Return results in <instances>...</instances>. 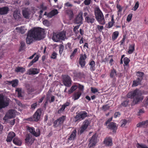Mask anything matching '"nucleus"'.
Wrapping results in <instances>:
<instances>
[{"label": "nucleus", "instance_id": "1", "mask_svg": "<svg viewBox=\"0 0 148 148\" xmlns=\"http://www.w3.org/2000/svg\"><path fill=\"white\" fill-rule=\"evenodd\" d=\"M43 30L41 28H34L28 32L26 38L27 44H30L34 39L40 40L42 39V35L44 33Z\"/></svg>", "mask_w": 148, "mask_h": 148}, {"label": "nucleus", "instance_id": "2", "mask_svg": "<svg viewBox=\"0 0 148 148\" xmlns=\"http://www.w3.org/2000/svg\"><path fill=\"white\" fill-rule=\"evenodd\" d=\"M127 97L133 99V105L138 103L142 101L143 99V97L142 95L141 92L138 90H136L129 92L127 95Z\"/></svg>", "mask_w": 148, "mask_h": 148}, {"label": "nucleus", "instance_id": "3", "mask_svg": "<svg viewBox=\"0 0 148 148\" xmlns=\"http://www.w3.org/2000/svg\"><path fill=\"white\" fill-rule=\"evenodd\" d=\"M95 14L97 20L100 24L104 25L105 23L103 14L99 7L96 6L94 9Z\"/></svg>", "mask_w": 148, "mask_h": 148}, {"label": "nucleus", "instance_id": "4", "mask_svg": "<svg viewBox=\"0 0 148 148\" xmlns=\"http://www.w3.org/2000/svg\"><path fill=\"white\" fill-rule=\"evenodd\" d=\"M67 38L66 32L64 31L54 33L52 38L53 40L56 42H59L61 40H64Z\"/></svg>", "mask_w": 148, "mask_h": 148}, {"label": "nucleus", "instance_id": "5", "mask_svg": "<svg viewBox=\"0 0 148 148\" xmlns=\"http://www.w3.org/2000/svg\"><path fill=\"white\" fill-rule=\"evenodd\" d=\"M90 123L91 122L90 120H85L83 122L78 132V134H81L85 132L90 124Z\"/></svg>", "mask_w": 148, "mask_h": 148}, {"label": "nucleus", "instance_id": "6", "mask_svg": "<svg viewBox=\"0 0 148 148\" xmlns=\"http://www.w3.org/2000/svg\"><path fill=\"white\" fill-rule=\"evenodd\" d=\"M26 129L31 134L36 137L39 136L40 135V130L38 128H37L35 130L33 127L27 126Z\"/></svg>", "mask_w": 148, "mask_h": 148}, {"label": "nucleus", "instance_id": "7", "mask_svg": "<svg viewBox=\"0 0 148 148\" xmlns=\"http://www.w3.org/2000/svg\"><path fill=\"white\" fill-rule=\"evenodd\" d=\"M88 115V114L85 111H81L78 113L76 114L75 117L76 121H80L84 119Z\"/></svg>", "mask_w": 148, "mask_h": 148}, {"label": "nucleus", "instance_id": "8", "mask_svg": "<svg viewBox=\"0 0 148 148\" xmlns=\"http://www.w3.org/2000/svg\"><path fill=\"white\" fill-rule=\"evenodd\" d=\"M10 99H4L3 96L0 95V108H4L8 106Z\"/></svg>", "mask_w": 148, "mask_h": 148}, {"label": "nucleus", "instance_id": "9", "mask_svg": "<svg viewBox=\"0 0 148 148\" xmlns=\"http://www.w3.org/2000/svg\"><path fill=\"white\" fill-rule=\"evenodd\" d=\"M15 111L14 110H11L8 111L3 119L6 121L8 120V119L14 118L15 116Z\"/></svg>", "mask_w": 148, "mask_h": 148}, {"label": "nucleus", "instance_id": "10", "mask_svg": "<svg viewBox=\"0 0 148 148\" xmlns=\"http://www.w3.org/2000/svg\"><path fill=\"white\" fill-rule=\"evenodd\" d=\"M65 119V116H63L57 119L54 122V125L56 127L60 126L63 123Z\"/></svg>", "mask_w": 148, "mask_h": 148}, {"label": "nucleus", "instance_id": "11", "mask_svg": "<svg viewBox=\"0 0 148 148\" xmlns=\"http://www.w3.org/2000/svg\"><path fill=\"white\" fill-rule=\"evenodd\" d=\"M63 82L64 85L67 87H69L71 85V80L69 77L65 76L63 78Z\"/></svg>", "mask_w": 148, "mask_h": 148}, {"label": "nucleus", "instance_id": "12", "mask_svg": "<svg viewBox=\"0 0 148 148\" xmlns=\"http://www.w3.org/2000/svg\"><path fill=\"white\" fill-rule=\"evenodd\" d=\"M97 142V139L95 135H93L90 140V143L88 144L89 147L90 148L95 146Z\"/></svg>", "mask_w": 148, "mask_h": 148}, {"label": "nucleus", "instance_id": "13", "mask_svg": "<svg viewBox=\"0 0 148 148\" xmlns=\"http://www.w3.org/2000/svg\"><path fill=\"white\" fill-rule=\"evenodd\" d=\"M22 14L25 18L26 19H28L30 17L31 12L28 9L25 8L22 10Z\"/></svg>", "mask_w": 148, "mask_h": 148}, {"label": "nucleus", "instance_id": "14", "mask_svg": "<svg viewBox=\"0 0 148 148\" xmlns=\"http://www.w3.org/2000/svg\"><path fill=\"white\" fill-rule=\"evenodd\" d=\"M41 114V110L40 109H38L33 116L34 121H37L40 119Z\"/></svg>", "mask_w": 148, "mask_h": 148}, {"label": "nucleus", "instance_id": "15", "mask_svg": "<svg viewBox=\"0 0 148 148\" xmlns=\"http://www.w3.org/2000/svg\"><path fill=\"white\" fill-rule=\"evenodd\" d=\"M82 14L83 13L82 12H80L78 14V15L77 16L75 21V22L76 24H80V25L82 23Z\"/></svg>", "mask_w": 148, "mask_h": 148}, {"label": "nucleus", "instance_id": "16", "mask_svg": "<svg viewBox=\"0 0 148 148\" xmlns=\"http://www.w3.org/2000/svg\"><path fill=\"white\" fill-rule=\"evenodd\" d=\"M58 13V11L57 9H54L51 11L50 12L47 14L46 12L44 13V15L47 16V17L50 18L54 16L57 14Z\"/></svg>", "mask_w": 148, "mask_h": 148}, {"label": "nucleus", "instance_id": "17", "mask_svg": "<svg viewBox=\"0 0 148 148\" xmlns=\"http://www.w3.org/2000/svg\"><path fill=\"white\" fill-rule=\"evenodd\" d=\"M86 58V56L85 54H81L80 55L79 59V64L81 66L83 67L85 64V59Z\"/></svg>", "mask_w": 148, "mask_h": 148}, {"label": "nucleus", "instance_id": "18", "mask_svg": "<svg viewBox=\"0 0 148 148\" xmlns=\"http://www.w3.org/2000/svg\"><path fill=\"white\" fill-rule=\"evenodd\" d=\"M107 125V128L108 129L112 130L113 132H115L116 130L117 129V126H116V123H114L111 122L110 123Z\"/></svg>", "mask_w": 148, "mask_h": 148}, {"label": "nucleus", "instance_id": "19", "mask_svg": "<svg viewBox=\"0 0 148 148\" xmlns=\"http://www.w3.org/2000/svg\"><path fill=\"white\" fill-rule=\"evenodd\" d=\"M104 144L107 146H111L112 144V138L110 137L106 138L104 141Z\"/></svg>", "mask_w": 148, "mask_h": 148}, {"label": "nucleus", "instance_id": "20", "mask_svg": "<svg viewBox=\"0 0 148 148\" xmlns=\"http://www.w3.org/2000/svg\"><path fill=\"white\" fill-rule=\"evenodd\" d=\"M39 71L37 69L32 68L29 70L27 73L29 75L36 74L39 73Z\"/></svg>", "mask_w": 148, "mask_h": 148}, {"label": "nucleus", "instance_id": "21", "mask_svg": "<svg viewBox=\"0 0 148 148\" xmlns=\"http://www.w3.org/2000/svg\"><path fill=\"white\" fill-rule=\"evenodd\" d=\"M82 95V92L79 91L74 93L72 96V99L74 100H76L79 98Z\"/></svg>", "mask_w": 148, "mask_h": 148}, {"label": "nucleus", "instance_id": "22", "mask_svg": "<svg viewBox=\"0 0 148 148\" xmlns=\"http://www.w3.org/2000/svg\"><path fill=\"white\" fill-rule=\"evenodd\" d=\"M142 80V78H139L138 77L136 79L133 81L132 84L133 86H136L138 85L141 84V81Z\"/></svg>", "mask_w": 148, "mask_h": 148}, {"label": "nucleus", "instance_id": "23", "mask_svg": "<svg viewBox=\"0 0 148 148\" xmlns=\"http://www.w3.org/2000/svg\"><path fill=\"white\" fill-rule=\"evenodd\" d=\"M15 134L13 132H11L9 133L7 136L6 141L7 142H10L12 138L15 136Z\"/></svg>", "mask_w": 148, "mask_h": 148}, {"label": "nucleus", "instance_id": "24", "mask_svg": "<svg viewBox=\"0 0 148 148\" xmlns=\"http://www.w3.org/2000/svg\"><path fill=\"white\" fill-rule=\"evenodd\" d=\"M85 20L88 23H92L94 22L95 19L94 18V16L90 15L86 16L85 18Z\"/></svg>", "mask_w": 148, "mask_h": 148}, {"label": "nucleus", "instance_id": "25", "mask_svg": "<svg viewBox=\"0 0 148 148\" xmlns=\"http://www.w3.org/2000/svg\"><path fill=\"white\" fill-rule=\"evenodd\" d=\"M18 81L17 79H15L11 81H7L6 83L9 84L13 87H15L18 84Z\"/></svg>", "mask_w": 148, "mask_h": 148}, {"label": "nucleus", "instance_id": "26", "mask_svg": "<svg viewBox=\"0 0 148 148\" xmlns=\"http://www.w3.org/2000/svg\"><path fill=\"white\" fill-rule=\"evenodd\" d=\"M25 141L28 144H32L34 141V139L32 138L31 136L27 135L25 139Z\"/></svg>", "mask_w": 148, "mask_h": 148}, {"label": "nucleus", "instance_id": "27", "mask_svg": "<svg viewBox=\"0 0 148 148\" xmlns=\"http://www.w3.org/2000/svg\"><path fill=\"white\" fill-rule=\"evenodd\" d=\"M76 130L75 129L71 133L70 136V137L68 138V139L70 140H74L76 137Z\"/></svg>", "mask_w": 148, "mask_h": 148}, {"label": "nucleus", "instance_id": "28", "mask_svg": "<svg viewBox=\"0 0 148 148\" xmlns=\"http://www.w3.org/2000/svg\"><path fill=\"white\" fill-rule=\"evenodd\" d=\"M8 11V8L7 7H4L0 8V14H6Z\"/></svg>", "mask_w": 148, "mask_h": 148}, {"label": "nucleus", "instance_id": "29", "mask_svg": "<svg viewBox=\"0 0 148 148\" xmlns=\"http://www.w3.org/2000/svg\"><path fill=\"white\" fill-rule=\"evenodd\" d=\"M20 12L17 10H15L13 13V16L16 19H18L20 18Z\"/></svg>", "mask_w": 148, "mask_h": 148}, {"label": "nucleus", "instance_id": "30", "mask_svg": "<svg viewBox=\"0 0 148 148\" xmlns=\"http://www.w3.org/2000/svg\"><path fill=\"white\" fill-rule=\"evenodd\" d=\"M16 29L22 34H24L27 30V29L24 27H17L16 28Z\"/></svg>", "mask_w": 148, "mask_h": 148}, {"label": "nucleus", "instance_id": "31", "mask_svg": "<svg viewBox=\"0 0 148 148\" xmlns=\"http://www.w3.org/2000/svg\"><path fill=\"white\" fill-rule=\"evenodd\" d=\"M13 143L14 144L17 145H21V140L17 138H15L13 140Z\"/></svg>", "mask_w": 148, "mask_h": 148}, {"label": "nucleus", "instance_id": "32", "mask_svg": "<svg viewBox=\"0 0 148 148\" xmlns=\"http://www.w3.org/2000/svg\"><path fill=\"white\" fill-rule=\"evenodd\" d=\"M116 7L118 10L117 14L118 16H121V11L123 9V8L119 4L117 5Z\"/></svg>", "mask_w": 148, "mask_h": 148}, {"label": "nucleus", "instance_id": "33", "mask_svg": "<svg viewBox=\"0 0 148 148\" xmlns=\"http://www.w3.org/2000/svg\"><path fill=\"white\" fill-rule=\"evenodd\" d=\"M90 66V70L91 71H93L95 70V63L94 61H91L89 64Z\"/></svg>", "mask_w": 148, "mask_h": 148}, {"label": "nucleus", "instance_id": "34", "mask_svg": "<svg viewBox=\"0 0 148 148\" xmlns=\"http://www.w3.org/2000/svg\"><path fill=\"white\" fill-rule=\"evenodd\" d=\"M77 87L78 86H77L74 85L72 86L71 87L70 89L68 91V94H70L72 93L77 89Z\"/></svg>", "mask_w": 148, "mask_h": 148}, {"label": "nucleus", "instance_id": "35", "mask_svg": "<svg viewBox=\"0 0 148 148\" xmlns=\"http://www.w3.org/2000/svg\"><path fill=\"white\" fill-rule=\"evenodd\" d=\"M134 50V45H130L128 52L129 54H131Z\"/></svg>", "mask_w": 148, "mask_h": 148}, {"label": "nucleus", "instance_id": "36", "mask_svg": "<svg viewBox=\"0 0 148 148\" xmlns=\"http://www.w3.org/2000/svg\"><path fill=\"white\" fill-rule=\"evenodd\" d=\"M119 34V33L118 31H115L114 32L112 35V39L114 40L116 39Z\"/></svg>", "mask_w": 148, "mask_h": 148}, {"label": "nucleus", "instance_id": "37", "mask_svg": "<svg viewBox=\"0 0 148 148\" xmlns=\"http://www.w3.org/2000/svg\"><path fill=\"white\" fill-rule=\"evenodd\" d=\"M25 71V69L23 67H18L15 69V71L17 72H21L23 73Z\"/></svg>", "mask_w": 148, "mask_h": 148}, {"label": "nucleus", "instance_id": "38", "mask_svg": "<svg viewBox=\"0 0 148 148\" xmlns=\"http://www.w3.org/2000/svg\"><path fill=\"white\" fill-rule=\"evenodd\" d=\"M16 92L18 94L19 97H21V89L20 88H17L16 90Z\"/></svg>", "mask_w": 148, "mask_h": 148}, {"label": "nucleus", "instance_id": "39", "mask_svg": "<svg viewBox=\"0 0 148 148\" xmlns=\"http://www.w3.org/2000/svg\"><path fill=\"white\" fill-rule=\"evenodd\" d=\"M78 49L75 48L74 49L71 55H70V57L72 58V57H73L76 54L78 51Z\"/></svg>", "mask_w": 148, "mask_h": 148}, {"label": "nucleus", "instance_id": "40", "mask_svg": "<svg viewBox=\"0 0 148 148\" xmlns=\"http://www.w3.org/2000/svg\"><path fill=\"white\" fill-rule=\"evenodd\" d=\"M147 121H144L140 122L137 125V126L138 127H140L146 125Z\"/></svg>", "mask_w": 148, "mask_h": 148}, {"label": "nucleus", "instance_id": "41", "mask_svg": "<svg viewBox=\"0 0 148 148\" xmlns=\"http://www.w3.org/2000/svg\"><path fill=\"white\" fill-rule=\"evenodd\" d=\"M116 75V71L115 70L113 69L111 72L110 75L112 77H114Z\"/></svg>", "mask_w": 148, "mask_h": 148}, {"label": "nucleus", "instance_id": "42", "mask_svg": "<svg viewBox=\"0 0 148 148\" xmlns=\"http://www.w3.org/2000/svg\"><path fill=\"white\" fill-rule=\"evenodd\" d=\"M137 148H148L145 145L137 143L136 145Z\"/></svg>", "mask_w": 148, "mask_h": 148}, {"label": "nucleus", "instance_id": "43", "mask_svg": "<svg viewBox=\"0 0 148 148\" xmlns=\"http://www.w3.org/2000/svg\"><path fill=\"white\" fill-rule=\"evenodd\" d=\"M139 5V3L138 1H137V2H136L134 7L132 8V10L134 11L136 10L138 8Z\"/></svg>", "mask_w": 148, "mask_h": 148}, {"label": "nucleus", "instance_id": "44", "mask_svg": "<svg viewBox=\"0 0 148 148\" xmlns=\"http://www.w3.org/2000/svg\"><path fill=\"white\" fill-rule=\"evenodd\" d=\"M144 73L143 72H137L136 73V75L139 78H142L143 75Z\"/></svg>", "mask_w": 148, "mask_h": 148}, {"label": "nucleus", "instance_id": "45", "mask_svg": "<svg viewBox=\"0 0 148 148\" xmlns=\"http://www.w3.org/2000/svg\"><path fill=\"white\" fill-rule=\"evenodd\" d=\"M124 62L125 65H127L130 62V60L127 58L126 57L124 58Z\"/></svg>", "mask_w": 148, "mask_h": 148}, {"label": "nucleus", "instance_id": "46", "mask_svg": "<svg viewBox=\"0 0 148 148\" xmlns=\"http://www.w3.org/2000/svg\"><path fill=\"white\" fill-rule=\"evenodd\" d=\"M37 103H35L31 105V109L32 110H34L37 107Z\"/></svg>", "mask_w": 148, "mask_h": 148}, {"label": "nucleus", "instance_id": "47", "mask_svg": "<svg viewBox=\"0 0 148 148\" xmlns=\"http://www.w3.org/2000/svg\"><path fill=\"white\" fill-rule=\"evenodd\" d=\"M78 87L79 89L80 90V91L82 93V92L84 90V86L82 85H81L79 84Z\"/></svg>", "mask_w": 148, "mask_h": 148}, {"label": "nucleus", "instance_id": "48", "mask_svg": "<svg viewBox=\"0 0 148 148\" xmlns=\"http://www.w3.org/2000/svg\"><path fill=\"white\" fill-rule=\"evenodd\" d=\"M65 108L64 107V106L62 105V107L58 111V113H60L62 112L64 110Z\"/></svg>", "mask_w": 148, "mask_h": 148}, {"label": "nucleus", "instance_id": "49", "mask_svg": "<svg viewBox=\"0 0 148 148\" xmlns=\"http://www.w3.org/2000/svg\"><path fill=\"white\" fill-rule=\"evenodd\" d=\"M47 8L46 6H43V7L42 8V10H40L39 12V17H40L41 16V15L42 13L43 12V10H45Z\"/></svg>", "mask_w": 148, "mask_h": 148}, {"label": "nucleus", "instance_id": "50", "mask_svg": "<svg viewBox=\"0 0 148 148\" xmlns=\"http://www.w3.org/2000/svg\"><path fill=\"white\" fill-rule=\"evenodd\" d=\"M21 46L20 47V50H23L25 48V44L24 42H21Z\"/></svg>", "mask_w": 148, "mask_h": 148}, {"label": "nucleus", "instance_id": "51", "mask_svg": "<svg viewBox=\"0 0 148 148\" xmlns=\"http://www.w3.org/2000/svg\"><path fill=\"white\" fill-rule=\"evenodd\" d=\"M128 102L129 101L127 100L123 101L121 103L122 106L124 107L127 106L128 105Z\"/></svg>", "mask_w": 148, "mask_h": 148}, {"label": "nucleus", "instance_id": "52", "mask_svg": "<svg viewBox=\"0 0 148 148\" xmlns=\"http://www.w3.org/2000/svg\"><path fill=\"white\" fill-rule=\"evenodd\" d=\"M64 46L62 45H60L59 46V50L60 53L61 54L63 51Z\"/></svg>", "mask_w": 148, "mask_h": 148}, {"label": "nucleus", "instance_id": "53", "mask_svg": "<svg viewBox=\"0 0 148 148\" xmlns=\"http://www.w3.org/2000/svg\"><path fill=\"white\" fill-rule=\"evenodd\" d=\"M80 25L75 26L73 30L74 32L76 34H77L78 32V31H77V29L79 28Z\"/></svg>", "mask_w": 148, "mask_h": 148}, {"label": "nucleus", "instance_id": "54", "mask_svg": "<svg viewBox=\"0 0 148 148\" xmlns=\"http://www.w3.org/2000/svg\"><path fill=\"white\" fill-rule=\"evenodd\" d=\"M121 126H124L127 123V121L125 120H123L121 121Z\"/></svg>", "mask_w": 148, "mask_h": 148}, {"label": "nucleus", "instance_id": "55", "mask_svg": "<svg viewBox=\"0 0 148 148\" xmlns=\"http://www.w3.org/2000/svg\"><path fill=\"white\" fill-rule=\"evenodd\" d=\"M49 97V96L48 95ZM51 100H49H49H48V101L50 102V103H51L52 102H53L54 101V100H55V97L54 96H53V95H51ZM50 98V97H49V98Z\"/></svg>", "mask_w": 148, "mask_h": 148}, {"label": "nucleus", "instance_id": "56", "mask_svg": "<svg viewBox=\"0 0 148 148\" xmlns=\"http://www.w3.org/2000/svg\"><path fill=\"white\" fill-rule=\"evenodd\" d=\"M109 106L107 105L103 106L102 107V109L104 111H106L109 109Z\"/></svg>", "mask_w": 148, "mask_h": 148}, {"label": "nucleus", "instance_id": "57", "mask_svg": "<svg viewBox=\"0 0 148 148\" xmlns=\"http://www.w3.org/2000/svg\"><path fill=\"white\" fill-rule=\"evenodd\" d=\"M132 14H129L127 18V21L129 22L130 21L131 19L132 18Z\"/></svg>", "mask_w": 148, "mask_h": 148}, {"label": "nucleus", "instance_id": "58", "mask_svg": "<svg viewBox=\"0 0 148 148\" xmlns=\"http://www.w3.org/2000/svg\"><path fill=\"white\" fill-rule=\"evenodd\" d=\"M64 6L66 7H71L72 6V5L69 2H67L64 4Z\"/></svg>", "mask_w": 148, "mask_h": 148}, {"label": "nucleus", "instance_id": "59", "mask_svg": "<svg viewBox=\"0 0 148 148\" xmlns=\"http://www.w3.org/2000/svg\"><path fill=\"white\" fill-rule=\"evenodd\" d=\"M43 24L46 26H48L49 24V21L47 20H45L43 21Z\"/></svg>", "mask_w": 148, "mask_h": 148}, {"label": "nucleus", "instance_id": "60", "mask_svg": "<svg viewBox=\"0 0 148 148\" xmlns=\"http://www.w3.org/2000/svg\"><path fill=\"white\" fill-rule=\"evenodd\" d=\"M27 90H28V92L29 93L32 92L34 91V89H33L31 87H30L29 88H28L27 89Z\"/></svg>", "mask_w": 148, "mask_h": 148}, {"label": "nucleus", "instance_id": "61", "mask_svg": "<svg viewBox=\"0 0 148 148\" xmlns=\"http://www.w3.org/2000/svg\"><path fill=\"white\" fill-rule=\"evenodd\" d=\"M126 39V36L125 35H124L123 36V38L122 39L120 43L122 45L123 43L125 42V40Z\"/></svg>", "mask_w": 148, "mask_h": 148}, {"label": "nucleus", "instance_id": "62", "mask_svg": "<svg viewBox=\"0 0 148 148\" xmlns=\"http://www.w3.org/2000/svg\"><path fill=\"white\" fill-rule=\"evenodd\" d=\"M144 113V111L142 109L139 110L138 112V115H140L142 114H143Z\"/></svg>", "mask_w": 148, "mask_h": 148}, {"label": "nucleus", "instance_id": "63", "mask_svg": "<svg viewBox=\"0 0 148 148\" xmlns=\"http://www.w3.org/2000/svg\"><path fill=\"white\" fill-rule=\"evenodd\" d=\"M91 0H85L84 1L85 4L86 5H88L90 3Z\"/></svg>", "mask_w": 148, "mask_h": 148}, {"label": "nucleus", "instance_id": "64", "mask_svg": "<svg viewBox=\"0 0 148 148\" xmlns=\"http://www.w3.org/2000/svg\"><path fill=\"white\" fill-rule=\"evenodd\" d=\"M97 28L100 32H101L103 29V27L102 26L98 25L97 26Z\"/></svg>", "mask_w": 148, "mask_h": 148}]
</instances>
